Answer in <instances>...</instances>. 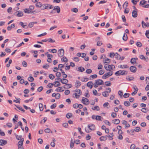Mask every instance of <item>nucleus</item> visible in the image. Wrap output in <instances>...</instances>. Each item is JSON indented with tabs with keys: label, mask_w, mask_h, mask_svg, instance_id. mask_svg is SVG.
Segmentation results:
<instances>
[{
	"label": "nucleus",
	"mask_w": 149,
	"mask_h": 149,
	"mask_svg": "<svg viewBox=\"0 0 149 149\" xmlns=\"http://www.w3.org/2000/svg\"><path fill=\"white\" fill-rule=\"evenodd\" d=\"M104 68L107 71H111V70H113L115 68V66L113 65H108L106 64L104 66Z\"/></svg>",
	"instance_id": "nucleus-1"
},
{
	"label": "nucleus",
	"mask_w": 149,
	"mask_h": 149,
	"mask_svg": "<svg viewBox=\"0 0 149 149\" xmlns=\"http://www.w3.org/2000/svg\"><path fill=\"white\" fill-rule=\"evenodd\" d=\"M104 84L103 81L101 79H97L95 81V82L94 84V87L96 88L99 85H103Z\"/></svg>",
	"instance_id": "nucleus-2"
},
{
	"label": "nucleus",
	"mask_w": 149,
	"mask_h": 149,
	"mask_svg": "<svg viewBox=\"0 0 149 149\" xmlns=\"http://www.w3.org/2000/svg\"><path fill=\"white\" fill-rule=\"evenodd\" d=\"M127 74V71L125 70H120L116 72L115 74L116 76H119L120 75H123Z\"/></svg>",
	"instance_id": "nucleus-3"
},
{
	"label": "nucleus",
	"mask_w": 149,
	"mask_h": 149,
	"mask_svg": "<svg viewBox=\"0 0 149 149\" xmlns=\"http://www.w3.org/2000/svg\"><path fill=\"white\" fill-rule=\"evenodd\" d=\"M88 127L89 129L88 130L85 129V131L87 133L90 132L91 131L94 130L95 128V125L93 124H91V125H88Z\"/></svg>",
	"instance_id": "nucleus-4"
},
{
	"label": "nucleus",
	"mask_w": 149,
	"mask_h": 149,
	"mask_svg": "<svg viewBox=\"0 0 149 149\" xmlns=\"http://www.w3.org/2000/svg\"><path fill=\"white\" fill-rule=\"evenodd\" d=\"M45 7L42 9V10H44L45 9H52L53 7V6L50 4L47 3L43 5V7Z\"/></svg>",
	"instance_id": "nucleus-5"
},
{
	"label": "nucleus",
	"mask_w": 149,
	"mask_h": 149,
	"mask_svg": "<svg viewBox=\"0 0 149 149\" xmlns=\"http://www.w3.org/2000/svg\"><path fill=\"white\" fill-rule=\"evenodd\" d=\"M81 102L84 104L87 105L89 104V101L87 98L83 97L81 100Z\"/></svg>",
	"instance_id": "nucleus-6"
},
{
	"label": "nucleus",
	"mask_w": 149,
	"mask_h": 149,
	"mask_svg": "<svg viewBox=\"0 0 149 149\" xmlns=\"http://www.w3.org/2000/svg\"><path fill=\"white\" fill-rule=\"evenodd\" d=\"M64 54V50L63 49H59L58 51V55L59 56L61 57L63 56Z\"/></svg>",
	"instance_id": "nucleus-7"
},
{
	"label": "nucleus",
	"mask_w": 149,
	"mask_h": 149,
	"mask_svg": "<svg viewBox=\"0 0 149 149\" xmlns=\"http://www.w3.org/2000/svg\"><path fill=\"white\" fill-rule=\"evenodd\" d=\"M109 91H105L102 93V95L104 97H107L109 96V93H110L111 92V89L110 88H109L108 89Z\"/></svg>",
	"instance_id": "nucleus-8"
},
{
	"label": "nucleus",
	"mask_w": 149,
	"mask_h": 149,
	"mask_svg": "<svg viewBox=\"0 0 149 149\" xmlns=\"http://www.w3.org/2000/svg\"><path fill=\"white\" fill-rule=\"evenodd\" d=\"M14 15H17L18 17H22L23 16V12L20 11H18L16 12Z\"/></svg>",
	"instance_id": "nucleus-9"
},
{
	"label": "nucleus",
	"mask_w": 149,
	"mask_h": 149,
	"mask_svg": "<svg viewBox=\"0 0 149 149\" xmlns=\"http://www.w3.org/2000/svg\"><path fill=\"white\" fill-rule=\"evenodd\" d=\"M130 69L131 72L134 73L136 72L137 68L136 67L132 66L130 67Z\"/></svg>",
	"instance_id": "nucleus-10"
},
{
	"label": "nucleus",
	"mask_w": 149,
	"mask_h": 149,
	"mask_svg": "<svg viewBox=\"0 0 149 149\" xmlns=\"http://www.w3.org/2000/svg\"><path fill=\"white\" fill-rule=\"evenodd\" d=\"M147 3V1L144 0H142L140 2L139 5L140 6H142V7L145 8L144 6L146 5L145 4Z\"/></svg>",
	"instance_id": "nucleus-11"
},
{
	"label": "nucleus",
	"mask_w": 149,
	"mask_h": 149,
	"mask_svg": "<svg viewBox=\"0 0 149 149\" xmlns=\"http://www.w3.org/2000/svg\"><path fill=\"white\" fill-rule=\"evenodd\" d=\"M139 58L141 59L144 60L146 62L148 61V59L147 57H145L143 55H140Z\"/></svg>",
	"instance_id": "nucleus-12"
},
{
	"label": "nucleus",
	"mask_w": 149,
	"mask_h": 149,
	"mask_svg": "<svg viewBox=\"0 0 149 149\" xmlns=\"http://www.w3.org/2000/svg\"><path fill=\"white\" fill-rule=\"evenodd\" d=\"M132 17L135 18L137 17L138 15L137 12L136 10H133L132 12Z\"/></svg>",
	"instance_id": "nucleus-13"
},
{
	"label": "nucleus",
	"mask_w": 149,
	"mask_h": 149,
	"mask_svg": "<svg viewBox=\"0 0 149 149\" xmlns=\"http://www.w3.org/2000/svg\"><path fill=\"white\" fill-rule=\"evenodd\" d=\"M7 142L6 140L2 139L0 140V145L3 146L6 144Z\"/></svg>",
	"instance_id": "nucleus-14"
},
{
	"label": "nucleus",
	"mask_w": 149,
	"mask_h": 149,
	"mask_svg": "<svg viewBox=\"0 0 149 149\" xmlns=\"http://www.w3.org/2000/svg\"><path fill=\"white\" fill-rule=\"evenodd\" d=\"M81 85V83L80 81H76L75 83V86L76 88H78Z\"/></svg>",
	"instance_id": "nucleus-15"
},
{
	"label": "nucleus",
	"mask_w": 149,
	"mask_h": 149,
	"mask_svg": "<svg viewBox=\"0 0 149 149\" xmlns=\"http://www.w3.org/2000/svg\"><path fill=\"white\" fill-rule=\"evenodd\" d=\"M53 10H56L58 13H59L60 11V8L59 6H55L54 7Z\"/></svg>",
	"instance_id": "nucleus-16"
},
{
	"label": "nucleus",
	"mask_w": 149,
	"mask_h": 149,
	"mask_svg": "<svg viewBox=\"0 0 149 149\" xmlns=\"http://www.w3.org/2000/svg\"><path fill=\"white\" fill-rule=\"evenodd\" d=\"M93 85V84L92 81L89 82L87 84V86L91 89L92 88Z\"/></svg>",
	"instance_id": "nucleus-17"
},
{
	"label": "nucleus",
	"mask_w": 149,
	"mask_h": 149,
	"mask_svg": "<svg viewBox=\"0 0 149 149\" xmlns=\"http://www.w3.org/2000/svg\"><path fill=\"white\" fill-rule=\"evenodd\" d=\"M24 12L25 13L27 14L31 13L33 12L32 11H31L28 8L25 9L24 10Z\"/></svg>",
	"instance_id": "nucleus-18"
},
{
	"label": "nucleus",
	"mask_w": 149,
	"mask_h": 149,
	"mask_svg": "<svg viewBox=\"0 0 149 149\" xmlns=\"http://www.w3.org/2000/svg\"><path fill=\"white\" fill-rule=\"evenodd\" d=\"M137 59V58H131L130 62L132 64H134L136 63V60Z\"/></svg>",
	"instance_id": "nucleus-19"
},
{
	"label": "nucleus",
	"mask_w": 149,
	"mask_h": 149,
	"mask_svg": "<svg viewBox=\"0 0 149 149\" xmlns=\"http://www.w3.org/2000/svg\"><path fill=\"white\" fill-rule=\"evenodd\" d=\"M37 22H30L28 24V26L30 28H31L32 27L34 24H37Z\"/></svg>",
	"instance_id": "nucleus-20"
},
{
	"label": "nucleus",
	"mask_w": 149,
	"mask_h": 149,
	"mask_svg": "<svg viewBox=\"0 0 149 149\" xmlns=\"http://www.w3.org/2000/svg\"><path fill=\"white\" fill-rule=\"evenodd\" d=\"M74 143V139L73 140L72 139H71V143L70 145V147L72 148H73Z\"/></svg>",
	"instance_id": "nucleus-21"
},
{
	"label": "nucleus",
	"mask_w": 149,
	"mask_h": 149,
	"mask_svg": "<svg viewBox=\"0 0 149 149\" xmlns=\"http://www.w3.org/2000/svg\"><path fill=\"white\" fill-rule=\"evenodd\" d=\"M113 123L116 124H118L119 123L120 121L118 119H115L112 120Z\"/></svg>",
	"instance_id": "nucleus-22"
},
{
	"label": "nucleus",
	"mask_w": 149,
	"mask_h": 149,
	"mask_svg": "<svg viewBox=\"0 0 149 149\" xmlns=\"http://www.w3.org/2000/svg\"><path fill=\"white\" fill-rule=\"evenodd\" d=\"M72 87V85L71 84H66L64 86H63V88H69Z\"/></svg>",
	"instance_id": "nucleus-23"
},
{
	"label": "nucleus",
	"mask_w": 149,
	"mask_h": 149,
	"mask_svg": "<svg viewBox=\"0 0 149 149\" xmlns=\"http://www.w3.org/2000/svg\"><path fill=\"white\" fill-rule=\"evenodd\" d=\"M110 62V60L108 58H105L104 61H103L104 63H109Z\"/></svg>",
	"instance_id": "nucleus-24"
},
{
	"label": "nucleus",
	"mask_w": 149,
	"mask_h": 149,
	"mask_svg": "<svg viewBox=\"0 0 149 149\" xmlns=\"http://www.w3.org/2000/svg\"><path fill=\"white\" fill-rule=\"evenodd\" d=\"M15 27V24H12L10 26H9L8 27L7 29L8 31H10L11 29L12 28H13Z\"/></svg>",
	"instance_id": "nucleus-25"
},
{
	"label": "nucleus",
	"mask_w": 149,
	"mask_h": 149,
	"mask_svg": "<svg viewBox=\"0 0 149 149\" xmlns=\"http://www.w3.org/2000/svg\"><path fill=\"white\" fill-rule=\"evenodd\" d=\"M24 139L22 138L21 139V140L19 141L18 143V145H19V146L20 145V146H23V142L24 141Z\"/></svg>",
	"instance_id": "nucleus-26"
},
{
	"label": "nucleus",
	"mask_w": 149,
	"mask_h": 149,
	"mask_svg": "<svg viewBox=\"0 0 149 149\" xmlns=\"http://www.w3.org/2000/svg\"><path fill=\"white\" fill-rule=\"evenodd\" d=\"M115 58L117 60H120V55L118 54L117 53H116L114 55Z\"/></svg>",
	"instance_id": "nucleus-27"
},
{
	"label": "nucleus",
	"mask_w": 149,
	"mask_h": 149,
	"mask_svg": "<svg viewBox=\"0 0 149 149\" xmlns=\"http://www.w3.org/2000/svg\"><path fill=\"white\" fill-rule=\"evenodd\" d=\"M121 127L120 125H118L117 127V129L119 130V131H118V134H119L120 133V132H121V133H120V134H122L123 133V132L122 130H121Z\"/></svg>",
	"instance_id": "nucleus-28"
},
{
	"label": "nucleus",
	"mask_w": 149,
	"mask_h": 149,
	"mask_svg": "<svg viewBox=\"0 0 149 149\" xmlns=\"http://www.w3.org/2000/svg\"><path fill=\"white\" fill-rule=\"evenodd\" d=\"M72 114L71 113H67L66 115V116L68 118H70L72 117Z\"/></svg>",
	"instance_id": "nucleus-29"
},
{
	"label": "nucleus",
	"mask_w": 149,
	"mask_h": 149,
	"mask_svg": "<svg viewBox=\"0 0 149 149\" xmlns=\"http://www.w3.org/2000/svg\"><path fill=\"white\" fill-rule=\"evenodd\" d=\"M61 61H63L65 62H67L68 61V59L65 56H63L61 59Z\"/></svg>",
	"instance_id": "nucleus-30"
},
{
	"label": "nucleus",
	"mask_w": 149,
	"mask_h": 149,
	"mask_svg": "<svg viewBox=\"0 0 149 149\" xmlns=\"http://www.w3.org/2000/svg\"><path fill=\"white\" fill-rule=\"evenodd\" d=\"M39 107L40 110L41 111H42L43 110V104L42 103H40L39 104Z\"/></svg>",
	"instance_id": "nucleus-31"
},
{
	"label": "nucleus",
	"mask_w": 149,
	"mask_h": 149,
	"mask_svg": "<svg viewBox=\"0 0 149 149\" xmlns=\"http://www.w3.org/2000/svg\"><path fill=\"white\" fill-rule=\"evenodd\" d=\"M36 6L37 7H40L42 6L43 7V5H42L41 3L40 2H38L36 4Z\"/></svg>",
	"instance_id": "nucleus-32"
},
{
	"label": "nucleus",
	"mask_w": 149,
	"mask_h": 149,
	"mask_svg": "<svg viewBox=\"0 0 149 149\" xmlns=\"http://www.w3.org/2000/svg\"><path fill=\"white\" fill-rule=\"evenodd\" d=\"M62 89V88L61 87H59L57 88H56L55 90V91H61V92H63L64 91V90H61Z\"/></svg>",
	"instance_id": "nucleus-33"
},
{
	"label": "nucleus",
	"mask_w": 149,
	"mask_h": 149,
	"mask_svg": "<svg viewBox=\"0 0 149 149\" xmlns=\"http://www.w3.org/2000/svg\"><path fill=\"white\" fill-rule=\"evenodd\" d=\"M78 70L79 72H83L85 70V69L82 67H80L78 68Z\"/></svg>",
	"instance_id": "nucleus-34"
},
{
	"label": "nucleus",
	"mask_w": 149,
	"mask_h": 149,
	"mask_svg": "<svg viewBox=\"0 0 149 149\" xmlns=\"http://www.w3.org/2000/svg\"><path fill=\"white\" fill-rule=\"evenodd\" d=\"M128 2L127 1L125 2L123 6V8H126L128 6Z\"/></svg>",
	"instance_id": "nucleus-35"
},
{
	"label": "nucleus",
	"mask_w": 149,
	"mask_h": 149,
	"mask_svg": "<svg viewBox=\"0 0 149 149\" xmlns=\"http://www.w3.org/2000/svg\"><path fill=\"white\" fill-rule=\"evenodd\" d=\"M123 39L124 41H126L127 39V35L125 33L123 36Z\"/></svg>",
	"instance_id": "nucleus-36"
},
{
	"label": "nucleus",
	"mask_w": 149,
	"mask_h": 149,
	"mask_svg": "<svg viewBox=\"0 0 149 149\" xmlns=\"http://www.w3.org/2000/svg\"><path fill=\"white\" fill-rule=\"evenodd\" d=\"M124 104L125 106L128 107L130 105V104L128 101H125Z\"/></svg>",
	"instance_id": "nucleus-37"
},
{
	"label": "nucleus",
	"mask_w": 149,
	"mask_h": 149,
	"mask_svg": "<svg viewBox=\"0 0 149 149\" xmlns=\"http://www.w3.org/2000/svg\"><path fill=\"white\" fill-rule=\"evenodd\" d=\"M96 120L99 121H101L102 117L100 116H96Z\"/></svg>",
	"instance_id": "nucleus-38"
},
{
	"label": "nucleus",
	"mask_w": 149,
	"mask_h": 149,
	"mask_svg": "<svg viewBox=\"0 0 149 149\" xmlns=\"http://www.w3.org/2000/svg\"><path fill=\"white\" fill-rule=\"evenodd\" d=\"M105 85L107 86H110L111 84V82L108 81H106L105 82Z\"/></svg>",
	"instance_id": "nucleus-39"
},
{
	"label": "nucleus",
	"mask_w": 149,
	"mask_h": 149,
	"mask_svg": "<svg viewBox=\"0 0 149 149\" xmlns=\"http://www.w3.org/2000/svg\"><path fill=\"white\" fill-rule=\"evenodd\" d=\"M120 68H128L127 65H120Z\"/></svg>",
	"instance_id": "nucleus-40"
},
{
	"label": "nucleus",
	"mask_w": 149,
	"mask_h": 149,
	"mask_svg": "<svg viewBox=\"0 0 149 149\" xmlns=\"http://www.w3.org/2000/svg\"><path fill=\"white\" fill-rule=\"evenodd\" d=\"M100 139L101 141H102L104 140H106L107 139V138H106V136H102L100 137Z\"/></svg>",
	"instance_id": "nucleus-41"
},
{
	"label": "nucleus",
	"mask_w": 149,
	"mask_h": 149,
	"mask_svg": "<svg viewBox=\"0 0 149 149\" xmlns=\"http://www.w3.org/2000/svg\"><path fill=\"white\" fill-rule=\"evenodd\" d=\"M138 88H136V89H135V91L133 92L131 94L132 95L134 96L137 93L138 91Z\"/></svg>",
	"instance_id": "nucleus-42"
},
{
	"label": "nucleus",
	"mask_w": 149,
	"mask_h": 149,
	"mask_svg": "<svg viewBox=\"0 0 149 149\" xmlns=\"http://www.w3.org/2000/svg\"><path fill=\"white\" fill-rule=\"evenodd\" d=\"M84 96L87 97H89L90 95L88 93V90L86 91V92L85 93Z\"/></svg>",
	"instance_id": "nucleus-43"
},
{
	"label": "nucleus",
	"mask_w": 149,
	"mask_h": 149,
	"mask_svg": "<svg viewBox=\"0 0 149 149\" xmlns=\"http://www.w3.org/2000/svg\"><path fill=\"white\" fill-rule=\"evenodd\" d=\"M73 97L76 98H78L79 97V95H77V93L73 94Z\"/></svg>",
	"instance_id": "nucleus-44"
},
{
	"label": "nucleus",
	"mask_w": 149,
	"mask_h": 149,
	"mask_svg": "<svg viewBox=\"0 0 149 149\" xmlns=\"http://www.w3.org/2000/svg\"><path fill=\"white\" fill-rule=\"evenodd\" d=\"M108 74L107 73L104 74L102 76V78L103 79H106L109 76H108Z\"/></svg>",
	"instance_id": "nucleus-45"
},
{
	"label": "nucleus",
	"mask_w": 149,
	"mask_h": 149,
	"mask_svg": "<svg viewBox=\"0 0 149 149\" xmlns=\"http://www.w3.org/2000/svg\"><path fill=\"white\" fill-rule=\"evenodd\" d=\"M28 79L29 81L32 82L33 81L34 78L30 76L28 77Z\"/></svg>",
	"instance_id": "nucleus-46"
},
{
	"label": "nucleus",
	"mask_w": 149,
	"mask_h": 149,
	"mask_svg": "<svg viewBox=\"0 0 149 149\" xmlns=\"http://www.w3.org/2000/svg\"><path fill=\"white\" fill-rule=\"evenodd\" d=\"M92 109L93 110H95L96 109L97 111H99L100 110V108L98 106H96L94 107L93 108H92Z\"/></svg>",
	"instance_id": "nucleus-47"
},
{
	"label": "nucleus",
	"mask_w": 149,
	"mask_h": 149,
	"mask_svg": "<svg viewBox=\"0 0 149 149\" xmlns=\"http://www.w3.org/2000/svg\"><path fill=\"white\" fill-rule=\"evenodd\" d=\"M88 80V78H83L81 81L83 82H86Z\"/></svg>",
	"instance_id": "nucleus-48"
},
{
	"label": "nucleus",
	"mask_w": 149,
	"mask_h": 149,
	"mask_svg": "<svg viewBox=\"0 0 149 149\" xmlns=\"http://www.w3.org/2000/svg\"><path fill=\"white\" fill-rule=\"evenodd\" d=\"M103 66L101 63H99L97 66V69L98 70L101 69L102 68Z\"/></svg>",
	"instance_id": "nucleus-49"
},
{
	"label": "nucleus",
	"mask_w": 149,
	"mask_h": 149,
	"mask_svg": "<svg viewBox=\"0 0 149 149\" xmlns=\"http://www.w3.org/2000/svg\"><path fill=\"white\" fill-rule=\"evenodd\" d=\"M74 92H77L78 94H79L80 95H81V92L80 89L75 90L74 91Z\"/></svg>",
	"instance_id": "nucleus-50"
},
{
	"label": "nucleus",
	"mask_w": 149,
	"mask_h": 149,
	"mask_svg": "<svg viewBox=\"0 0 149 149\" xmlns=\"http://www.w3.org/2000/svg\"><path fill=\"white\" fill-rule=\"evenodd\" d=\"M134 130L136 132H138L141 131V129L139 127H137L134 129Z\"/></svg>",
	"instance_id": "nucleus-51"
},
{
	"label": "nucleus",
	"mask_w": 149,
	"mask_h": 149,
	"mask_svg": "<svg viewBox=\"0 0 149 149\" xmlns=\"http://www.w3.org/2000/svg\"><path fill=\"white\" fill-rule=\"evenodd\" d=\"M22 135L18 136L17 135H16V139L18 140H19L20 139L21 140V139H22Z\"/></svg>",
	"instance_id": "nucleus-52"
},
{
	"label": "nucleus",
	"mask_w": 149,
	"mask_h": 149,
	"mask_svg": "<svg viewBox=\"0 0 149 149\" xmlns=\"http://www.w3.org/2000/svg\"><path fill=\"white\" fill-rule=\"evenodd\" d=\"M49 67V65L48 64H46L45 65H44L42 67L44 68H45L46 69H47Z\"/></svg>",
	"instance_id": "nucleus-53"
},
{
	"label": "nucleus",
	"mask_w": 149,
	"mask_h": 149,
	"mask_svg": "<svg viewBox=\"0 0 149 149\" xmlns=\"http://www.w3.org/2000/svg\"><path fill=\"white\" fill-rule=\"evenodd\" d=\"M55 77L52 74H50L49 75V78L52 80L54 79Z\"/></svg>",
	"instance_id": "nucleus-54"
},
{
	"label": "nucleus",
	"mask_w": 149,
	"mask_h": 149,
	"mask_svg": "<svg viewBox=\"0 0 149 149\" xmlns=\"http://www.w3.org/2000/svg\"><path fill=\"white\" fill-rule=\"evenodd\" d=\"M22 64L23 66L24 67H26L27 65V63L25 61H23L22 63Z\"/></svg>",
	"instance_id": "nucleus-55"
},
{
	"label": "nucleus",
	"mask_w": 149,
	"mask_h": 149,
	"mask_svg": "<svg viewBox=\"0 0 149 149\" xmlns=\"http://www.w3.org/2000/svg\"><path fill=\"white\" fill-rule=\"evenodd\" d=\"M92 72V70L91 69H88L86 70V72L87 74H90Z\"/></svg>",
	"instance_id": "nucleus-56"
},
{
	"label": "nucleus",
	"mask_w": 149,
	"mask_h": 149,
	"mask_svg": "<svg viewBox=\"0 0 149 149\" xmlns=\"http://www.w3.org/2000/svg\"><path fill=\"white\" fill-rule=\"evenodd\" d=\"M61 97L60 94L58 93L56 94L55 98L56 99H58L60 98Z\"/></svg>",
	"instance_id": "nucleus-57"
},
{
	"label": "nucleus",
	"mask_w": 149,
	"mask_h": 149,
	"mask_svg": "<svg viewBox=\"0 0 149 149\" xmlns=\"http://www.w3.org/2000/svg\"><path fill=\"white\" fill-rule=\"evenodd\" d=\"M145 34L147 37L149 39V30H147L146 31Z\"/></svg>",
	"instance_id": "nucleus-58"
},
{
	"label": "nucleus",
	"mask_w": 149,
	"mask_h": 149,
	"mask_svg": "<svg viewBox=\"0 0 149 149\" xmlns=\"http://www.w3.org/2000/svg\"><path fill=\"white\" fill-rule=\"evenodd\" d=\"M136 45L137 46L140 47L142 46V44L141 42H137L136 43Z\"/></svg>",
	"instance_id": "nucleus-59"
},
{
	"label": "nucleus",
	"mask_w": 149,
	"mask_h": 149,
	"mask_svg": "<svg viewBox=\"0 0 149 149\" xmlns=\"http://www.w3.org/2000/svg\"><path fill=\"white\" fill-rule=\"evenodd\" d=\"M43 89V87L42 86H41L39 87L37 89V91H38L40 92H41Z\"/></svg>",
	"instance_id": "nucleus-60"
},
{
	"label": "nucleus",
	"mask_w": 149,
	"mask_h": 149,
	"mask_svg": "<svg viewBox=\"0 0 149 149\" xmlns=\"http://www.w3.org/2000/svg\"><path fill=\"white\" fill-rule=\"evenodd\" d=\"M130 94L128 93H125L123 95V97L125 98H126L129 97Z\"/></svg>",
	"instance_id": "nucleus-61"
},
{
	"label": "nucleus",
	"mask_w": 149,
	"mask_h": 149,
	"mask_svg": "<svg viewBox=\"0 0 149 149\" xmlns=\"http://www.w3.org/2000/svg\"><path fill=\"white\" fill-rule=\"evenodd\" d=\"M63 84H67V83L68 82V80L65 79H63Z\"/></svg>",
	"instance_id": "nucleus-62"
},
{
	"label": "nucleus",
	"mask_w": 149,
	"mask_h": 149,
	"mask_svg": "<svg viewBox=\"0 0 149 149\" xmlns=\"http://www.w3.org/2000/svg\"><path fill=\"white\" fill-rule=\"evenodd\" d=\"M65 95H68L70 93V91L68 90H66L65 92Z\"/></svg>",
	"instance_id": "nucleus-63"
},
{
	"label": "nucleus",
	"mask_w": 149,
	"mask_h": 149,
	"mask_svg": "<svg viewBox=\"0 0 149 149\" xmlns=\"http://www.w3.org/2000/svg\"><path fill=\"white\" fill-rule=\"evenodd\" d=\"M50 130L49 128H47L45 130V132L47 133H48L50 132Z\"/></svg>",
	"instance_id": "nucleus-64"
}]
</instances>
